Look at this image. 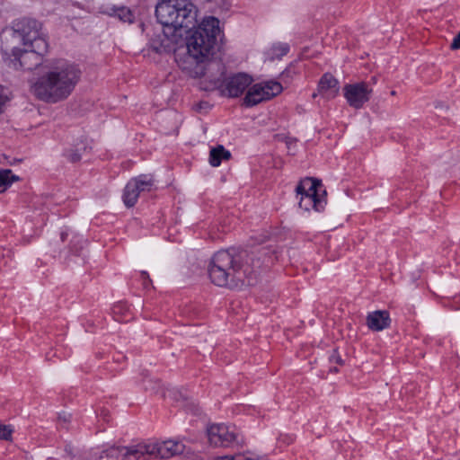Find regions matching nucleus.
Segmentation results:
<instances>
[{
  "label": "nucleus",
  "mask_w": 460,
  "mask_h": 460,
  "mask_svg": "<svg viewBox=\"0 0 460 460\" xmlns=\"http://www.w3.org/2000/svg\"><path fill=\"white\" fill-rule=\"evenodd\" d=\"M220 33L219 20L215 17L203 19L199 27L187 39V53L176 55L175 60L180 68L191 77H208L214 70L223 75V66L217 61L204 62L211 55Z\"/></svg>",
  "instance_id": "f257e3e1"
},
{
  "label": "nucleus",
  "mask_w": 460,
  "mask_h": 460,
  "mask_svg": "<svg viewBox=\"0 0 460 460\" xmlns=\"http://www.w3.org/2000/svg\"><path fill=\"white\" fill-rule=\"evenodd\" d=\"M253 258L246 252L221 250L216 252L208 267L212 283L231 289L242 288L255 283L256 270Z\"/></svg>",
  "instance_id": "f03ea898"
},
{
  "label": "nucleus",
  "mask_w": 460,
  "mask_h": 460,
  "mask_svg": "<svg viewBox=\"0 0 460 460\" xmlns=\"http://www.w3.org/2000/svg\"><path fill=\"white\" fill-rule=\"evenodd\" d=\"M79 79L80 70L75 65L57 60L35 82L31 91L38 99L55 103L67 98Z\"/></svg>",
  "instance_id": "7ed1b4c3"
},
{
  "label": "nucleus",
  "mask_w": 460,
  "mask_h": 460,
  "mask_svg": "<svg viewBox=\"0 0 460 460\" xmlns=\"http://www.w3.org/2000/svg\"><path fill=\"white\" fill-rule=\"evenodd\" d=\"M13 29L22 38V44L26 49L22 50L13 48L12 55L15 60L19 61L22 67L31 69V66L27 65V59L34 58L37 65L40 61L39 56H42L48 50V41L42 23L36 19L23 17L14 21Z\"/></svg>",
  "instance_id": "20e7f679"
},
{
  "label": "nucleus",
  "mask_w": 460,
  "mask_h": 460,
  "mask_svg": "<svg viewBox=\"0 0 460 460\" xmlns=\"http://www.w3.org/2000/svg\"><path fill=\"white\" fill-rule=\"evenodd\" d=\"M13 29L22 38V44L26 49L22 50L13 48L12 55L15 60L19 61L22 67L31 69V66L27 65V59L34 58L37 65L40 61L39 56H42L48 50V41L42 23L36 19L23 17L14 21Z\"/></svg>",
  "instance_id": "39448f33"
},
{
  "label": "nucleus",
  "mask_w": 460,
  "mask_h": 460,
  "mask_svg": "<svg viewBox=\"0 0 460 460\" xmlns=\"http://www.w3.org/2000/svg\"><path fill=\"white\" fill-rule=\"evenodd\" d=\"M158 22L176 31L197 24L198 9L191 0H160L155 7Z\"/></svg>",
  "instance_id": "423d86ee"
},
{
  "label": "nucleus",
  "mask_w": 460,
  "mask_h": 460,
  "mask_svg": "<svg viewBox=\"0 0 460 460\" xmlns=\"http://www.w3.org/2000/svg\"><path fill=\"white\" fill-rule=\"evenodd\" d=\"M296 199L300 208L321 212L326 205V190L320 181L314 178L301 180L296 187Z\"/></svg>",
  "instance_id": "0eeeda50"
},
{
  "label": "nucleus",
  "mask_w": 460,
  "mask_h": 460,
  "mask_svg": "<svg viewBox=\"0 0 460 460\" xmlns=\"http://www.w3.org/2000/svg\"><path fill=\"white\" fill-rule=\"evenodd\" d=\"M223 74H225L224 69ZM223 75H224L221 76L219 75L218 70H217V75H213V72H211V74L208 75V77H205L210 83V85L206 87V90L220 88L221 94L223 96L235 98L242 95L253 81L252 76L249 75L245 73H238L227 78L223 84Z\"/></svg>",
  "instance_id": "6e6552de"
},
{
  "label": "nucleus",
  "mask_w": 460,
  "mask_h": 460,
  "mask_svg": "<svg viewBox=\"0 0 460 460\" xmlns=\"http://www.w3.org/2000/svg\"><path fill=\"white\" fill-rule=\"evenodd\" d=\"M282 90V85L276 81L255 84L248 89L243 104L245 107L255 106L279 94Z\"/></svg>",
  "instance_id": "1a4fd4ad"
},
{
  "label": "nucleus",
  "mask_w": 460,
  "mask_h": 460,
  "mask_svg": "<svg viewBox=\"0 0 460 460\" xmlns=\"http://www.w3.org/2000/svg\"><path fill=\"white\" fill-rule=\"evenodd\" d=\"M141 447H145L143 451V460L150 457L165 459L172 457L176 455L182 454L185 446L181 441L165 440L154 443H141Z\"/></svg>",
  "instance_id": "9d476101"
},
{
  "label": "nucleus",
  "mask_w": 460,
  "mask_h": 460,
  "mask_svg": "<svg viewBox=\"0 0 460 460\" xmlns=\"http://www.w3.org/2000/svg\"><path fill=\"white\" fill-rule=\"evenodd\" d=\"M154 178L150 174H141L132 178L125 186L122 199L127 208H132L143 192H149L154 187Z\"/></svg>",
  "instance_id": "9b49d317"
},
{
  "label": "nucleus",
  "mask_w": 460,
  "mask_h": 460,
  "mask_svg": "<svg viewBox=\"0 0 460 460\" xmlns=\"http://www.w3.org/2000/svg\"><path fill=\"white\" fill-rule=\"evenodd\" d=\"M208 437L210 444L215 447H232L239 444V434L234 426L225 424H214L208 429Z\"/></svg>",
  "instance_id": "f8f14e48"
},
{
  "label": "nucleus",
  "mask_w": 460,
  "mask_h": 460,
  "mask_svg": "<svg viewBox=\"0 0 460 460\" xmlns=\"http://www.w3.org/2000/svg\"><path fill=\"white\" fill-rule=\"evenodd\" d=\"M372 93V87L365 82L348 84L343 87L344 97L354 109H361L370 100Z\"/></svg>",
  "instance_id": "ddd939ff"
},
{
  "label": "nucleus",
  "mask_w": 460,
  "mask_h": 460,
  "mask_svg": "<svg viewBox=\"0 0 460 460\" xmlns=\"http://www.w3.org/2000/svg\"><path fill=\"white\" fill-rule=\"evenodd\" d=\"M144 447L141 443L129 447H112L103 451L101 460H143Z\"/></svg>",
  "instance_id": "4468645a"
},
{
  "label": "nucleus",
  "mask_w": 460,
  "mask_h": 460,
  "mask_svg": "<svg viewBox=\"0 0 460 460\" xmlns=\"http://www.w3.org/2000/svg\"><path fill=\"white\" fill-rule=\"evenodd\" d=\"M339 89L338 80L332 74L326 73L321 77L317 92L313 93V97L321 95L326 100H332L338 95Z\"/></svg>",
  "instance_id": "2eb2a0df"
},
{
  "label": "nucleus",
  "mask_w": 460,
  "mask_h": 460,
  "mask_svg": "<svg viewBox=\"0 0 460 460\" xmlns=\"http://www.w3.org/2000/svg\"><path fill=\"white\" fill-rule=\"evenodd\" d=\"M391 319L389 313L385 310L371 312L367 316V325L374 332H381L390 326Z\"/></svg>",
  "instance_id": "dca6fc26"
},
{
  "label": "nucleus",
  "mask_w": 460,
  "mask_h": 460,
  "mask_svg": "<svg viewBox=\"0 0 460 460\" xmlns=\"http://www.w3.org/2000/svg\"><path fill=\"white\" fill-rule=\"evenodd\" d=\"M231 153L226 150L223 146H217L210 150L209 153V164L213 167L220 165L223 160H229Z\"/></svg>",
  "instance_id": "f3484780"
},
{
  "label": "nucleus",
  "mask_w": 460,
  "mask_h": 460,
  "mask_svg": "<svg viewBox=\"0 0 460 460\" xmlns=\"http://www.w3.org/2000/svg\"><path fill=\"white\" fill-rule=\"evenodd\" d=\"M20 178L17 175L13 174L10 169H4L0 171V193L6 190L8 187L13 181H19Z\"/></svg>",
  "instance_id": "a211bd4d"
},
{
  "label": "nucleus",
  "mask_w": 460,
  "mask_h": 460,
  "mask_svg": "<svg viewBox=\"0 0 460 460\" xmlns=\"http://www.w3.org/2000/svg\"><path fill=\"white\" fill-rule=\"evenodd\" d=\"M116 15L119 18V20L131 23L134 21V15L130 9L127 7H119L116 10Z\"/></svg>",
  "instance_id": "6ab92c4d"
},
{
  "label": "nucleus",
  "mask_w": 460,
  "mask_h": 460,
  "mask_svg": "<svg viewBox=\"0 0 460 460\" xmlns=\"http://www.w3.org/2000/svg\"><path fill=\"white\" fill-rule=\"evenodd\" d=\"M64 155L66 156V158L68 161H70L72 163H76L81 159V153H80L79 149H76V150H75L73 148L66 149L64 153Z\"/></svg>",
  "instance_id": "aec40b11"
},
{
  "label": "nucleus",
  "mask_w": 460,
  "mask_h": 460,
  "mask_svg": "<svg viewBox=\"0 0 460 460\" xmlns=\"http://www.w3.org/2000/svg\"><path fill=\"white\" fill-rule=\"evenodd\" d=\"M13 432V429L10 425L0 423V439L11 440Z\"/></svg>",
  "instance_id": "412c9836"
},
{
  "label": "nucleus",
  "mask_w": 460,
  "mask_h": 460,
  "mask_svg": "<svg viewBox=\"0 0 460 460\" xmlns=\"http://www.w3.org/2000/svg\"><path fill=\"white\" fill-rule=\"evenodd\" d=\"M9 101L8 94L6 93V89L0 84V113L3 112L4 106Z\"/></svg>",
  "instance_id": "4be33fe9"
},
{
  "label": "nucleus",
  "mask_w": 460,
  "mask_h": 460,
  "mask_svg": "<svg viewBox=\"0 0 460 460\" xmlns=\"http://www.w3.org/2000/svg\"><path fill=\"white\" fill-rule=\"evenodd\" d=\"M275 51H279L276 55L282 57L286 55L289 50V46L287 43H279L274 47Z\"/></svg>",
  "instance_id": "5701e85b"
},
{
  "label": "nucleus",
  "mask_w": 460,
  "mask_h": 460,
  "mask_svg": "<svg viewBox=\"0 0 460 460\" xmlns=\"http://www.w3.org/2000/svg\"><path fill=\"white\" fill-rule=\"evenodd\" d=\"M157 385L158 381H153L151 379L144 381V388L146 390L155 391Z\"/></svg>",
  "instance_id": "b1692460"
},
{
  "label": "nucleus",
  "mask_w": 460,
  "mask_h": 460,
  "mask_svg": "<svg viewBox=\"0 0 460 460\" xmlns=\"http://www.w3.org/2000/svg\"><path fill=\"white\" fill-rule=\"evenodd\" d=\"M450 47L452 49H460V31L459 33L454 38Z\"/></svg>",
  "instance_id": "393cba45"
},
{
  "label": "nucleus",
  "mask_w": 460,
  "mask_h": 460,
  "mask_svg": "<svg viewBox=\"0 0 460 460\" xmlns=\"http://www.w3.org/2000/svg\"><path fill=\"white\" fill-rule=\"evenodd\" d=\"M234 460H258L255 457L244 454H237L234 456Z\"/></svg>",
  "instance_id": "a878e982"
},
{
  "label": "nucleus",
  "mask_w": 460,
  "mask_h": 460,
  "mask_svg": "<svg viewBox=\"0 0 460 460\" xmlns=\"http://www.w3.org/2000/svg\"><path fill=\"white\" fill-rule=\"evenodd\" d=\"M287 146L289 151L293 150L296 146V140L292 138H287L286 140Z\"/></svg>",
  "instance_id": "bb28decb"
},
{
  "label": "nucleus",
  "mask_w": 460,
  "mask_h": 460,
  "mask_svg": "<svg viewBox=\"0 0 460 460\" xmlns=\"http://www.w3.org/2000/svg\"><path fill=\"white\" fill-rule=\"evenodd\" d=\"M214 460H234V456H218V457L215 458Z\"/></svg>",
  "instance_id": "cd10ccee"
},
{
  "label": "nucleus",
  "mask_w": 460,
  "mask_h": 460,
  "mask_svg": "<svg viewBox=\"0 0 460 460\" xmlns=\"http://www.w3.org/2000/svg\"><path fill=\"white\" fill-rule=\"evenodd\" d=\"M142 276H143L145 279H149V276H148V274H147L146 271H143V272H142Z\"/></svg>",
  "instance_id": "c85d7f7f"
},
{
  "label": "nucleus",
  "mask_w": 460,
  "mask_h": 460,
  "mask_svg": "<svg viewBox=\"0 0 460 460\" xmlns=\"http://www.w3.org/2000/svg\"><path fill=\"white\" fill-rule=\"evenodd\" d=\"M61 238H62V240H64V238H65V234H62Z\"/></svg>",
  "instance_id": "c756f323"
}]
</instances>
